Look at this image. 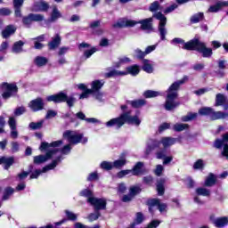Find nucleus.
<instances>
[{"label":"nucleus","mask_w":228,"mask_h":228,"mask_svg":"<svg viewBox=\"0 0 228 228\" xmlns=\"http://www.w3.org/2000/svg\"><path fill=\"white\" fill-rule=\"evenodd\" d=\"M173 45H182V49L185 51H197L203 58H211L213 56V49L207 46L205 42H201L200 38L195 37L192 40L189 42H184L183 38H173L171 40Z\"/></svg>","instance_id":"1"},{"label":"nucleus","mask_w":228,"mask_h":228,"mask_svg":"<svg viewBox=\"0 0 228 228\" xmlns=\"http://www.w3.org/2000/svg\"><path fill=\"white\" fill-rule=\"evenodd\" d=\"M182 135H179L177 138L162 137L160 141H158V139H150L147 144L146 153L147 155H150L151 151H154V150H158L162 144L164 148L156 151V159H159V160L162 159L164 162L167 155V148L172 146L173 144H175V142H182Z\"/></svg>","instance_id":"2"},{"label":"nucleus","mask_w":228,"mask_h":228,"mask_svg":"<svg viewBox=\"0 0 228 228\" xmlns=\"http://www.w3.org/2000/svg\"><path fill=\"white\" fill-rule=\"evenodd\" d=\"M127 105H121L122 114H120L118 118H112L105 123L106 126L111 127L115 126L117 129L121 128L125 125V123H128V125H136L139 126L142 123L140 118L137 115L131 116L132 110H126Z\"/></svg>","instance_id":"3"},{"label":"nucleus","mask_w":228,"mask_h":228,"mask_svg":"<svg viewBox=\"0 0 228 228\" xmlns=\"http://www.w3.org/2000/svg\"><path fill=\"white\" fill-rule=\"evenodd\" d=\"M187 80H189V77L188 75H184L183 78L180 80H175L168 87L167 91V94L166 96V103L164 104L166 110H173L174 109H176L178 105H180V102H175V98L178 96L180 86Z\"/></svg>","instance_id":"4"},{"label":"nucleus","mask_w":228,"mask_h":228,"mask_svg":"<svg viewBox=\"0 0 228 228\" xmlns=\"http://www.w3.org/2000/svg\"><path fill=\"white\" fill-rule=\"evenodd\" d=\"M63 144V141H53V142H41L39 146L40 151H47L45 155H37L34 157V164L39 166L41 164H45V162H47V160H50L56 155L58 150H56V146H61Z\"/></svg>","instance_id":"5"},{"label":"nucleus","mask_w":228,"mask_h":228,"mask_svg":"<svg viewBox=\"0 0 228 228\" xmlns=\"http://www.w3.org/2000/svg\"><path fill=\"white\" fill-rule=\"evenodd\" d=\"M150 12H153L152 19H157L159 20V33L160 35V40L164 41L166 40V36L167 35V29L166 28L167 19L162 12H158V10H163V6H161L159 1H153V3H151L149 6Z\"/></svg>","instance_id":"6"},{"label":"nucleus","mask_w":228,"mask_h":228,"mask_svg":"<svg viewBox=\"0 0 228 228\" xmlns=\"http://www.w3.org/2000/svg\"><path fill=\"white\" fill-rule=\"evenodd\" d=\"M46 100L48 102H53L54 103H62L66 102L68 107H74L77 99L74 94H70L69 96L64 91H60V93H56L55 94H50L46 96Z\"/></svg>","instance_id":"7"},{"label":"nucleus","mask_w":228,"mask_h":228,"mask_svg":"<svg viewBox=\"0 0 228 228\" xmlns=\"http://www.w3.org/2000/svg\"><path fill=\"white\" fill-rule=\"evenodd\" d=\"M63 137L64 139H67L70 146L71 144H79V142H82V144H86V142H88V138L85 137L84 134H81L77 130H66L63 132Z\"/></svg>","instance_id":"8"},{"label":"nucleus","mask_w":228,"mask_h":228,"mask_svg":"<svg viewBox=\"0 0 228 228\" xmlns=\"http://www.w3.org/2000/svg\"><path fill=\"white\" fill-rule=\"evenodd\" d=\"M199 114L200 116H208L212 121H216V119H225L228 118V112L215 110L213 107H201L199 109Z\"/></svg>","instance_id":"9"},{"label":"nucleus","mask_w":228,"mask_h":228,"mask_svg":"<svg viewBox=\"0 0 228 228\" xmlns=\"http://www.w3.org/2000/svg\"><path fill=\"white\" fill-rule=\"evenodd\" d=\"M131 173L134 176H142V175H144V163L137 162L135 166H134L133 169H126L124 171H119V173H118V177H125L127 175H131Z\"/></svg>","instance_id":"10"},{"label":"nucleus","mask_w":228,"mask_h":228,"mask_svg":"<svg viewBox=\"0 0 228 228\" xmlns=\"http://www.w3.org/2000/svg\"><path fill=\"white\" fill-rule=\"evenodd\" d=\"M143 220H145V216L142 211H138L135 215V219L133 222V224H130L129 228H136V224H142ZM161 220H151L150 224H148L147 227L144 228H157L159 225H160Z\"/></svg>","instance_id":"11"},{"label":"nucleus","mask_w":228,"mask_h":228,"mask_svg":"<svg viewBox=\"0 0 228 228\" xmlns=\"http://www.w3.org/2000/svg\"><path fill=\"white\" fill-rule=\"evenodd\" d=\"M104 80H93L91 86H92V94L94 96L98 102H104V93L101 91L102 86H104Z\"/></svg>","instance_id":"12"},{"label":"nucleus","mask_w":228,"mask_h":228,"mask_svg":"<svg viewBox=\"0 0 228 228\" xmlns=\"http://www.w3.org/2000/svg\"><path fill=\"white\" fill-rule=\"evenodd\" d=\"M61 162V157H57L55 160H53L51 164H48V166H45L43 167L42 171L41 169H36V171H31L30 179H37V177L40 176L41 173H46L47 171H51L52 169H55L57 167L58 164Z\"/></svg>","instance_id":"13"},{"label":"nucleus","mask_w":228,"mask_h":228,"mask_svg":"<svg viewBox=\"0 0 228 228\" xmlns=\"http://www.w3.org/2000/svg\"><path fill=\"white\" fill-rule=\"evenodd\" d=\"M2 88L4 89L2 96L5 100L11 98V96H13V94H16L19 91V87L15 83L9 84L8 82H4L2 84Z\"/></svg>","instance_id":"14"},{"label":"nucleus","mask_w":228,"mask_h":228,"mask_svg":"<svg viewBox=\"0 0 228 228\" xmlns=\"http://www.w3.org/2000/svg\"><path fill=\"white\" fill-rule=\"evenodd\" d=\"M45 20V15L41 13H28L27 17H23L22 22L26 28H30L32 22H42Z\"/></svg>","instance_id":"15"},{"label":"nucleus","mask_w":228,"mask_h":228,"mask_svg":"<svg viewBox=\"0 0 228 228\" xmlns=\"http://www.w3.org/2000/svg\"><path fill=\"white\" fill-rule=\"evenodd\" d=\"M228 134H224L222 139H216V142H214V146L220 150L223 148L222 155L223 157H226L228 159Z\"/></svg>","instance_id":"16"},{"label":"nucleus","mask_w":228,"mask_h":228,"mask_svg":"<svg viewBox=\"0 0 228 228\" xmlns=\"http://www.w3.org/2000/svg\"><path fill=\"white\" fill-rule=\"evenodd\" d=\"M92 206H94L96 211L100 209H106L107 200L104 198H98L93 195V199H90Z\"/></svg>","instance_id":"17"},{"label":"nucleus","mask_w":228,"mask_h":228,"mask_svg":"<svg viewBox=\"0 0 228 228\" xmlns=\"http://www.w3.org/2000/svg\"><path fill=\"white\" fill-rule=\"evenodd\" d=\"M8 125L10 126V137L12 139H18L19 130L17 129V119L13 116H10Z\"/></svg>","instance_id":"18"},{"label":"nucleus","mask_w":228,"mask_h":228,"mask_svg":"<svg viewBox=\"0 0 228 228\" xmlns=\"http://www.w3.org/2000/svg\"><path fill=\"white\" fill-rule=\"evenodd\" d=\"M44 106L45 102L41 97L35 98V100H31L28 103V107H30L31 110H33L34 112L42 110L44 109Z\"/></svg>","instance_id":"19"},{"label":"nucleus","mask_w":228,"mask_h":228,"mask_svg":"<svg viewBox=\"0 0 228 228\" xmlns=\"http://www.w3.org/2000/svg\"><path fill=\"white\" fill-rule=\"evenodd\" d=\"M61 44V37L59 33H56V35H53V37H52L50 42H48V49L50 51H55L56 49H58V47H60Z\"/></svg>","instance_id":"20"},{"label":"nucleus","mask_w":228,"mask_h":228,"mask_svg":"<svg viewBox=\"0 0 228 228\" xmlns=\"http://www.w3.org/2000/svg\"><path fill=\"white\" fill-rule=\"evenodd\" d=\"M135 24H138L136 20H129L128 19H119L118 22L113 24V28H133L134 26H135Z\"/></svg>","instance_id":"21"},{"label":"nucleus","mask_w":228,"mask_h":228,"mask_svg":"<svg viewBox=\"0 0 228 228\" xmlns=\"http://www.w3.org/2000/svg\"><path fill=\"white\" fill-rule=\"evenodd\" d=\"M50 8L49 3L44 0H39L34 3L33 9L35 12H48Z\"/></svg>","instance_id":"22"},{"label":"nucleus","mask_w":228,"mask_h":228,"mask_svg":"<svg viewBox=\"0 0 228 228\" xmlns=\"http://www.w3.org/2000/svg\"><path fill=\"white\" fill-rule=\"evenodd\" d=\"M67 218H62V220H60L59 222H55V225H61V224H65L68 220H71L73 222H76L77 220V215L74 213L73 211H69V209L65 210Z\"/></svg>","instance_id":"23"},{"label":"nucleus","mask_w":228,"mask_h":228,"mask_svg":"<svg viewBox=\"0 0 228 228\" xmlns=\"http://www.w3.org/2000/svg\"><path fill=\"white\" fill-rule=\"evenodd\" d=\"M224 6H228V1H217V3L209 6L208 12H217L220 10H222V8H224ZM227 15H228V11H227Z\"/></svg>","instance_id":"24"},{"label":"nucleus","mask_w":228,"mask_h":228,"mask_svg":"<svg viewBox=\"0 0 228 228\" xmlns=\"http://www.w3.org/2000/svg\"><path fill=\"white\" fill-rule=\"evenodd\" d=\"M15 162L14 157H1V165L4 166V169L8 171Z\"/></svg>","instance_id":"25"},{"label":"nucleus","mask_w":228,"mask_h":228,"mask_svg":"<svg viewBox=\"0 0 228 228\" xmlns=\"http://www.w3.org/2000/svg\"><path fill=\"white\" fill-rule=\"evenodd\" d=\"M126 74H130V76H138V74H140V66H127L126 71H122V76H126Z\"/></svg>","instance_id":"26"},{"label":"nucleus","mask_w":228,"mask_h":228,"mask_svg":"<svg viewBox=\"0 0 228 228\" xmlns=\"http://www.w3.org/2000/svg\"><path fill=\"white\" fill-rule=\"evenodd\" d=\"M210 219L212 220L214 225H216V227H224L225 225L228 224V217L227 216H220L219 218H212V216H210Z\"/></svg>","instance_id":"27"},{"label":"nucleus","mask_w":228,"mask_h":228,"mask_svg":"<svg viewBox=\"0 0 228 228\" xmlns=\"http://www.w3.org/2000/svg\"><path fill=\"white\" fill-rule=\"evenodd\" d=\"M17 28L13 26V24H10L6 26V28L2 31L3 38H9L12 35H14L16 32Z\"/></svg>","instance_id":"28"},{"label":"nucleus","mask_w":228,"mask_h":228,"mask_svg":"<svg viewBox=\"0 0 228 228\" xmlns=\"http://www.w3.org/2000/svg\"><path fill=\"white\" fill-rule=\"evenodd\" d=\"M126 164V153H122L118 160H115L113 162V167H115L116 169H122V167H124Z\"/></svg>","instance_id":"29"},{"label":"nucleus","mask_w":228,"mask_h":228,"mask_svg":"<svg viewBox=\"0 0 228 228\" xmlns=\"http://www.w3.org/2000/svg\"><path fill=\"white\" fill-rule=\"evenodd\" d=\"M76 118H77V119L85 120L87 123H101V121H99V119H97L96 118H86L85 112L81 110L79 112H77Z\"/></svg>","instance_id":"30"},{"label":"nucleus","mask_w":228,"mask_h":228,"mask_svg":"<svg viewBox=\"0 0 228 228\" xmlns=\"http://www.w3.org/2000/svg\"><path fill=\"white\" fill-rule=\"evenodd\" d=\"M153 17H150L149 19H143L142 20H139V24H141V29L148 30L152 28Z\"/></svg>","instance_id":"31"},{"label":"nucleus","mask_w":228,"mask_h":228,"mask_svg":"<svg viewBox=\"0 0 228 228\" xmlns=\"http://www.w3.org/2000/svg\"><path fill=\"white\" fill-rule=\"evenodd\" d=\"M127 103H130L134 109H140V107L146 105L147 102L143 98H140L138 100H127Z\"/></svg>","instance_id":"32"},{"label":"nucleus","mask_w":228,"mask_h":228,"mask_svg":"<svg viewBox=\"0 0 228 228\" xmlns=\"http://www.w3.org/2000/svg\"><path fill=\"white\" fill-rule=\"evenodd\" d=\"M25 43L22 42V40H19L18 42H15L12 47V53H14L15 54H20V53H23Z\"/></svg>","instance_id":"33"},{"label":"nucleus","mask_w":228,"mask_h":228,"mask_svg":"<svg viewBox=\"0 0 228 228\" xmlns=\"http://www.w3.org/2000/svg\"><path fill=\"white\" fill-rule=\"evenodd\" d=\"M61 17H62L60 10H58V8L55 6L53 10H52V13H51V17L48 20V22H55L56 20H58V19H61Z\"/></svg>","instance_id":"34"},{"label":"nucleus","mask_w":228,"mask_h":228,"mask_svg":"<svg viewBox=\"0 0 228 228\" xmlns=\"http://www.w3.org/2000/svg\"><path fill=\"white\" fill-rule=\"evenodd\" d=\"M48 61V58H45V56H37L34 60V63L37 67H45Z\"/></svg>","instance_id":"35"},{"label":"nucleus","mask_w":228,"mask_h":228,"mask_svg":"<svg viewBox=\"0 0 228 228\" xmlns=\"http://www.w3.org/2000/svg\"><path fill=\"white\" fill-rule=\"evenodd\" d=\"M217 181V176L214 175V173H209L208 176H207L205 180V186H214Z\"/></svg>","instance_id":"36"},{"label":"nucleus","mask_w":228,"mask_h":228,"mask_svg":"<svg viewBox=\"0 0 228 228\" xmlns=\"http://www.w3.org/2000/svg\"><path fill=\"white\" fill-rule=\"evenodd\" d=\"M79 194L83 197H87V202L92 204L91 199H94V191H92L90 188H85L84 190H81Z\"/></svg>","instance_id":"37"},{"label":"nucleus","mask_w":228,"mask_h":228,"mask_svg":"<svg viewBox=\"0 0 228 228\" xmlns=\"http://www.w3.org/2000/svg\"><path fill=\"white\" fill-rule=\"evenodd\" d=\"M205 19V15L202 12H200L199 13H194L190 19V21L191 24H197L198 22H200Z\"/></svg>","instance_id":"38"},{"label":"nucleus","mask_w":228,"mask_h":228,"mask_svg":"<svg viewBox=\"0 0 228 228\" xmlns=\"http://www.w3.org/2000/svg\"><path fill=\"white\" fill-rule=\"evenodd\" d=\"M165 183H166L165 178H160L159 180H158V182H157V191H158L159 195H164V193H165Z\"/></svg>","instance_id":"39"},{"label":"nucleus","mask_w":228,"mask_h":228,"mask_svg":"<svg viewBox=\"0 0 228 228\" xmlns=\"http://www.w3.org/2000/svg\"><path fill=\"white\" fill-rule=\"evenodd\" d=\"M44 119H41L40 121H32L31 123H29L28 126L31 130H40L41 128H43L44 126Z\"/></svg>","instance_id":"40"},{"label":"nucleus","mask_w":228,"mask_h":228,"mask_svg":"<svg viewBox=\"0 0 228 228\" xmlns=\"http://www.w3.org/2000/svg\"><path fill=\"white\" fill-rule=\"evenodd\" d=\"M189 126L190 125H188V123H175V125L173 126V130H175V132H183L189 128Z\"/></svg>","instance_id":"41"},{"label":"nucleus","mask_w":228,"mask_h":228,"mask_svg":"<svg viewBox=\"0 0 228 228\" xmlns=\"http://www.w3.org/2000/svg\"><path fill=\"white\" fill-rule=\"evenodd\" d=\"M142 70L147 72V74H152L153 72V66L151 65L150 60H143Z\"/></svg>","instance_id":"42"},{"label":"nucleus","mask_w":228,"mask_h":228,"mask_svg":"<svg viewBox=\"0 0 228 228\" xmlns=\"http://www.w3.org/2000/svg\"><path fill=\"white\" fill-rule=\"evenodd\" d=\"M226 102V97L222 93H217L216 95V107L219 105H224Z\"/></svg>","instance_id":"43"},{"label":"nucleus","mask_w":228,"mask_h":228,"mask_svg":"<svg viewBox=\"0 0 228 228\" xmlns=\"http://www.w3.org/2000/svg\"><path fill=\"white\" fill-rule=\"evenodd\" d=\"M161 93L159 91H153L152 89H147L143 93V96L145 98H155L156 96H159Z\"/></svg>","instance_id":"44"},{"label":"nucleus","mask_w":228,"mask_h":228,"mask_svg":"<svg viewBox=\"0 0 228 228\" xmlns=\"http://www.w3.org/2000/svg\"><path fill=\"white\" fill-rule=\"evenodd\" d=\"M14 191H15V190L12 187L4 188L2 200H7L8 199H10L11 195H12V193H14Z\"/></svg>","instance_id":"45"},{"label":"nucleus","mask_w":228,"mask_h":228,"mask_svg":"<svg viewBox=\"0 0 228 228\" xmlns=\"http://www.w3.org/2000/svg\"><path fill=\"white\" fill-rule=\"evenodd\" d=\"M117 76H123V71H118V69H110L105 73V77H117Z\"/></svg>","instance_id":"46"},{"label":"nucleus","mask_w":228,"mask_h":228,"mask_svg":"<svg viewBox=\"0 0 228 228\" xmlns=\"http://www.w3.org/2000/svg\"><path fill=\"white\" fill-rule=\"evenodd\" d=\"M196 193L197 195H204V196L209 197L211 194V191L208 188L199 187L196 189Z\"/></svg>","instance_id":"47"},{"label":"nucleus","mask_w":228,"mask_h":228,"mask_svg":"<svg viewBox=\"0 0 228 228\" xmlns=\"http://www.w3.org/2000/svg\"><path fill=\"white\" fill-rule=\"evenodd\" d=\"M59 146L55 147V150H58V151L56 153H58L59 151H61V153L62 155H68L69 153H70L71 151V144L70 142H69V144H66V146H63V148H61V150L58 149Z\"/></svg>","instance_id":"48"},{"label":"nucleus","mask_w":228,"mask_h":228,"mask_svg":"<svg viewBox=\"0 0 228 228\" xmlns=\"http://www.w3.org/2000/svg\"><path fill=\"white\" fill-rule=\"evenodd\" d=\"M198 118V112H188L186 116H182V121H191Z\"/></svg>","instance_id":"49"},{"label":"nucleus","mask_w":228,"mask_h":228,"mask_svg":"<svg viewBox=\"0 0 228 228\" xmlns=\"http://www.w3.org/2000/svg\"><path fill=\"white\" fill-rule=\"evenodd\" d=\"M126 63H131L130 58H119L118 61L117 63H114V68L115 69H119L121 65H125Z\"/></svg>","instance_id":"50"},{"label":"nucleus","mask_w":228,"mask_h":228,"mask_svg":"<svg viewBox=\"0 0 228 228\" xmlns=\"http://www.w3.org/2000/svg\"><path fill=\"white\" fill-rule=\"evenodd\" d=\"M100 167L102 169H104L105 171H111V169H113L114 167V164H112V162H108L105 160L102 162V164L100 165Z\"/></svg>","instance_id":"51"},{"label":"nucleus","mask_w":228,"mask_h":228,"mask_svg":"<svg viewBox=\"0 0 228 228\" xmlns=\"http://www.w3.org/2000/svg\"><path fill=\"white\" fill-rule=\"evenodd\" d=\"M159 202V201L158 199H149V200H147V204H148V206H149V211H150L151 213H153V211H154L153 208H154V206H157V204H158Z\"/></svg>","instance_id":"52"},{"label":"nucleus","mask_w":228,"mask_h":228,"mask_svg":"<svg viewBox=\"0 0 228 228\" xmlns=\"http://www.w3.org/2000/svg\"><path fill=\"white\" fill-rule=\"evenodd\" d=\"M32 171H34V166L30 165L28 167V171H23L22 173H20V175H18V177L20 179H26V177H28L32 173Z\"/></svg>","instance_id":"53"},{"label":"nucleus","mask_w":228,"mask_h":228,"mask_svg":"<svg viewBox=\"0 0 228 228\" xmlns=\"http://www.w3.org/2000/svg\"><path fill=\"white\" fill-rule=\"evenodd\" d=\"M90 94H93V86H91V89H89L86 86V89H84V92L81 93V94L79 95V98L80 99L88 98Z\"/></svg>","instance_id":"54"},{"label":"nucleus","mask_w":228,"mask_h":228,"mask_svg":"<svg viewBox=\"0 0 228 228\" xmlns=\"http://www.w3.org/2000/svg\"><path fill=\"white\" fill-rule=\"evenodd\" d=\"M101 225L99 224H95L94 225L89 226L81 224V222H76L75 228H100Z\"/></svg>","instance_id":"55"},{"label":"nucleus","mask_w":228,"mask_h":228,"mask_svg":"<svg viewBox=\"0 0 228 228\" xmlns=\"http://www.w3.org/2000/svg\"><path fill=\"white\" fill-rule=\"evenodd\" d=\"M163 171H165L164 167L161 164H159L158 166H156V168L154 169V175L156 176H161Z\"/></svg>","instance_id":"56"},{"label":"nucleus","mask_w":228,"mask_h":228,"mask_svg":"<svg viewBox=\"0 0 228 228\" xmlns=\"http://www.w3.org/2000/svg\"><path fill=\"white\" fill-rule=\"evenodd\" d=\"M101 216L100 211H97L94 209V213H91L88 216L90 222H94V220H98V218Z\"/></svg>","instance_id":"57"},{"label":"nucleus","mask_w":228,"mask_h":228,"mask_svg":"<svg viewBox=\"0 0 228 228\" xmlns=\"http://www.w3.org/2000/svg\"><path fill=\"white\" fill-rule=\"evenodd\" d=\"M134 53L138 60H144L146 56V51L143 52L141 49H135Z\"/></svg>","instance_id":"58"},{"label":"nucleus","mask_w":228,"mask_h":228,"mask_svg":"<svg viewBox=\"0 0 228 228\" xmlns=\"http://www.w3.org/2000/svg\"><path fill=\"white\" fill-rule=\"evenodd\" d=\"M24 112H26V107H24L23 105H21L20 107H16V109L14 110V116H21L22 114H24Z\"/></svg>","instance_id":"59"},{"label":"nucleus","mask_w":228,"mask_h":228,"mask_svg":"<svg viewBox=\"0 0 228 228\" xmlns=\"http://www.w3.org/2000/svg\"><path fill=\"white\" fill-rule=\"evenodd\" d=\"M140 191H142L141 187H130L131 200H133V197L140 193Z\"/></svg>","instance_id":"60"},{"label":"nucleus","mask_w":228,"mask_h":228,"mask_svg":"<svg viewBox=\"0 0 228 228\" xmlns=\"http://www.w3.org/2000/svg\"><path fill=\"white\" fill-rule=\"evenodd\" d=\"M5 125H6L5 118L4 116H0V134H4Z\"/></svg>","instance_id":"61"},{"label":"nucleus","mask_w":228,"mask_h":228,"mask_svg":"<svg viewBox=\"0 0 228 228\" xmlns=\"http://www.w3.org/2000/svg\"><path fill=\"white\" fill-rule=\"evenodd\" d=\"M204 166L205 164L203 163V160L200 159L199 160H197V162L194 163L193 169H203Z\"/></svg>","instance_id":"62"},{"label":"nucleus","mask_w":228,"mask_h":228,"mask_svg":"<svg viewBox=\"0 0 228 228\" xmlns=\"http://www.w3.org/2000/svg\"><path fill=\"white\" fill-rule=\"evenodd\" d=\"M11 144H12V152L17 153L20 150L19 142H17L16 141H13L12 142H11Z\"/></svg>","instance_id":"63"},{"label":"nucleus","mask_w":228,"mask_h":228,"mask_svg":"<svg viewBox=\"0 0 228 228\" xmlns=\"http://www.w3.org/2000/svg\"><path fill=\"white\" fill-rule=\"evenodd\" d=\"M142 181L145 184H152V183H154V178L151 175L143 176Z\"/></svg>","instance_id":"64"}]
</instances>
